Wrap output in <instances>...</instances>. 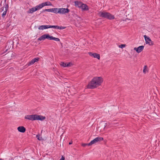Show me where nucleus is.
<instances>
[{"mask_svg":"<svg viewBox=\"0 0 160 160\" xmlns=\"http://www.w3.org/2000/svg\"><path fill=\"white\" fill-rule=\"evenodd\" d=\"M0 160H3V159L1 158H0Z\"/></svg>","mask_w":160,"mask_h":160,"instance_id":"obj_35","label":"nucleus"},{"mask_svg":"<svg viewBox=\"0 0 160 160\" xmlns=\"http://www.w3.org/2000/svg\"><path fill=\"white\" fill-rule=\"evenodd\" d=\"M24 118L31 121L36 120L42 121L45 119V117L37 114H31L25 116Z\"/></svg>","mask_w":160,"mask_h":160,"instance_id":"obj_2","label":"nucleus"},{"mask_svg":"<svg viewBox=\"0 0 160 160\" xmlns=\"http://www.w3.org/2000/svg\"><path fill=\"white\" fill-rule=\"evenodd\" d=\"M56 25H49V28H52L55 29Z\"/></svg>","mask_w":160,"mask_h":160,"instance_id":"obj_29","label":"nucleus"},{"mask_svg":"<svg viewBox=\"0 0 160 160\" xmlns=\"http://www.w3.org/2000/svg\"><path fill=\"white\" fill-rule=\"evenodd\" d=\"M143 71V73H145L148 72V70L147 69V66L146 65L144 66Z\"/></svg>","mask_w":160,"mask_h":160,"instance_id":"obj_22","label":"nucleus"},{"mask_svg":"<svg viewBox=\"0 0 160 160\" xmlns=\"http://www.w3.org/2000/svg\"><path fill=\"white\" fill-rule=\"evenodd\" d=\"M108 12H100L99 13V15L100 17L106 18Z\"/></svg>","mask_w":160,"mask_h":160,"instance_id":"obj_10","label":"nucleus"},{"mask_svg":"<svg viewBox=\"0 0 160 160\" xmlns=\"http://www.w3.org/2000/svg\"><path fill=\"white\" fill-rule=\"evenodd\" d=\"M37 11V9H36L35 7L32 8L30 9L28 11H27V12L28 13H32L33 12Z\"/></svg>","mask_w":160,"mask_h":160,"instance_id":"obj_15","label":"nucleus"},{"mask_svg":"<svg viewBox=\"0 0 160 160\" xmlns=\"http://www.w3.org/2000/svg\"><path fill=\"white\" fill-rule=\"evenodd\" d=\"M82 146L85 147L87 145L88 146V143H83L82 144Z\"/></svg>","mask_w":160,"mask_h":160,"instance_id":"obj_30","label":"nucleus"},{"mask_svg":"<svg viewBox=\"0 0 160 160\" xmlns=\"http://www.w3.org/2000/svg\"><path fill=\"white\" fill-rule=\"evenodd\" d=\"M72 144V142H69V145L71 144Z\"/></svg>","mask_w":160,"mask_h":160,"instance_id":"obj_34","label":"nucleus"},{"mask_svg":"<svg viewBox=\"0 0 160 160\" xmlns=\"http://www.w3.org/2000/svg\"><path fill=\"white\" fill-rule=\"evenodd\" d=\"M88 54L90 56L94 58H96L98 59H99L100 58V55L98 54L92 52H88Z\"/></svg>","mask_w":160,"mask_h":160,"instance_id":"obj_7","label":"nucleus"},{"mask_svg":"<svg viewBox=\"0 0 160 160\" xmlns=\"http://www.w3.org/2000/svg\"><path fill=\"white\" fill-rule=\"evenodd\" d=\"M5 11H7L8 8V4H5Z\"/></svg>","mask_w":160,"mask_h":160,"instance_id":"obj_28","label":"nucleus"},{"mask_svg":"<svg viewBox=\"0 0 160 160\" xmlns=\"http://www.w3.org/2000/svg\"><path fill=\"white\" fill-rule=\"evenodd\" d=\"M18 131L21 132H24L26 131L25 128L23 126H19L18 128Z\"/></svg>","mask_w":160,"mask_h":160,"instance_id":"obj_12","label":"nucleus"},{"mask_svg":"<svg viewBox=\"0 0 160 160\" xmlns=\"http://www.w3.org/2000/svg\"><path fill=\"white\" fill-rule=\"evenodd\" d=\"M66 28V27L63 26H59L58 25H56L55 29H64Z\"/></svg>","mask_w":160,"mask_h":160,"instance_id":"obj_20","label":"nucleus"},{"mask_svg":"<svg viewBox=\"0 0 160 160\" xmlns=\"http://www.w3.org/2000/svg\"><path fill=\"white\" fill-rule=\"evenodd\" d=\"M7 11H4L2 13V17H4V16L6 15Z\"/></svg>","mask_w":160,"mask_h":160,"instance_id":"obj_27","label":"nucleus"},{"mask_svg":"<svg viewBox=\"0 0 160 160\" xmlns=\"http://www.w3.org/2000/svg\"><path fill=\"white\" fill-rule=\"evenodd\" d=\"M144 48V46H141L138 48H134V50H135L138 53H139L142 51Z\"/></svg>","mask_w":160,"mask_h":160,"instance_id":"obj_8","label":"nucleus"},{"mask_svg":"<svg viewBox=\"0 0 160 160\" xmlns=\"http://www.w3.org/2000/svg\"><path fill=\"white\" fill-rule=\"evenodd\" d=\"M38 28L39 30H43L49 28V25H43L40 26L38 27Z\"/></svg>","mask_w":160,"mask_h":160,"instance_id":"obj_16","label":"nucleus"},{"mask_svg":"<svg viewBox=\"0 0 160 160\" xmlns=\"http://www.w3.org/2000/svg\"><path fill=\"white\" fill-rule=\"evenodd\" d=\"M42 3L43 7L47 6H51L52 5V3L49 1L43 2Z\"/></svg>","mask_w":160,"mask_h":160,"instance_id":"obj_18","label":"nucleus"},{"mask_svg":"<svg viewBox=\"0 0 160 160\" xmlns=\"http://www.w3.org/2000/svg\"><path fill=\"white\" fill-rule=\"evenodd\" d=\"M82 3L81 2L78 1H75L74 2L75 6L79 8H80V7L82 6L81 5Z\"/></svg>","mask_w":160,"mask_h":160,"instance_id":"obj_14","label":"nucleus"},{"mask_svg":"<svg viewBox=\"0 0 160 160\" xmlns=\"http://www.w3.org/2000/svg\"><path fill=\"white\" fill-rule=\"evenodd\" d=\"M49 40H53L56 41H60L59 38L54 37L52 36H50V35Z\"/></svg>","mask_w":160,"mask_h":160,"instance_id":"obj_17","label":"nucleus"},{"mask_svg":"<svg viewBox=\"0 0 160 160\" xmlns=\"http://www.w3.org/2000/svg\"><path fill=\"white\" fill-rule=\"evenodd\" d=\"M80 8L82 11H87L89 10L88 6L85 4L82 3Z\"/></svg>","mask_w":160,"mask_h":160,"instance_id":"obj_9","label":"nucleus"},{"mask_svg":"<svg viewBox=\"0 0 160 160\" xmlns=\"http://www.w3.org/2000/svg\"><path fill=\"white\" fill-rule=\"evenodd\" d=\"M5 0V2H6V0Z\"/></svg>","mask_w":160,"mask_h":160,"instance_id":"obj_36","label":"nucleus"},{"mask_svg":"<svg viewBox=\"0 0 160 160\" xmlns=\"http://www.w3.org/2000/svg\"><path fill=\"white\" fill-rule=\"evenodd\" d=\"M144 37L145 38L146 44H148L150 46L153 45V44L152 41L149 37H147L146 35H145L144 36Z\"/></svg>","mask_w":160,"mask_h":160,"instance_id":"obj_4","label":"nucleus"},{"mask_svg":"<svg viewBox=\"0 0 160 160\" xmlns=\"http://www.w3.org/2000/svg\"><path fill=\"white\" fill-rule=\"evenodd\" d=\"M106 18L110 20H112L114 19L115 17L114 15L111 14L109 12H108V14H107Z\"/></svg>","mask_w":160,"mask_h":160,"instance_id":"obj_11","label":"nucleus"},{"mask_svg":"<svg viewBox=\"0 0 160 160\" xmlns=\"http://www.w3.org/2000/svg\"><path fill=\"white\" fill-rule=\"evenodd\" d=\"M53 13H59V10L58 8H54V11Z\"/></svg>","mask_w":160,"mask_h":160,"instance_id":"obj_23","label":"nucleus"},{"mask_svg":"<svg viewBox=\"0 0 160 160\" xmlns=\"http://www.w3.org/2000/svg\"><path fill=\"white\" fill-rule=\"evenodd\" d=\"M46 11L51 12V9L50 8V9H45L44 10H43L42 12H44Z\"/></svg>","mask_w":160,"mask_h":160,"instance_id":"obj_26","label":"nucleus"},{"mask_svg":"<svg viewBox=\"0 0 160 160\" xmlns=\"http://www.w3.org/2000/svg\"><path fill=\"white\" fill-rule=\"evenodd\" d=\"M59 13L62 14H64L66 13H68L70 12V10L68 8H59Z\"/></svg>","mask_w":160,"mask_h":160,"instance_id":"obj_6","label":"nucleus"},{"mask_svg":"<svg viewBox=\"0 0 160 160\" xmlns=\"http://www.w3.org/2000/svg\"><path fill=\"white\" fill-rule=\"evenodd\" d=\"M125 45H124V44H122L121 45V47H120L121 48H123L125 47Z\"/></svg>","mask_w":160,"mask_h":160,"instance_id":"obj_33","label":"nucleus"},{"mask_svg":"<svg viewBox=\"0 0 160 160\" xmlns=\"http://www.w3.org/2000/svg\"><path fill=\"white\" fill-rule=\"evenodd\" d=\"M43 7V5L42 3L36 6L35 8L36 9H37V10L39 9H40L42 8Z\"/></svg>","mask_w":160,"mask_h":160,"instance_id":"obj_19","label":"nucleus"},{"mask_svg":"<svg viewBox=\"0 0 160 160\" xmlns=\"http://www.w3.org/2000/svg\"><path fill=\"white\" fill-rule=\"evenodd\" d=\"M51 9V12H53L54 11V8H50Z\"/></svg>","mask_w":160,"mask_h":160,"instance_id":"obj_32","label":"nucleus"},{"mask_svg":"<svg viewBox=\"0 0 160 160\" xmlns=\"http://www.w3.org/2000/svg\"><path fill=\"white\" fill-rule=\"evenodd\" d=\"M35 62H34V60L33 59H32L30 62H29L28 63L27 65L28 66H30L33 64Z\"/></svg>","mask_w":160,"mask_h":160,"instance_id":"obj_21","label":"nucleus"},{"mask_svg":"<svg viewBox=\"0 0 160 160\" xmlns=\"http://www.w3.org/2000/svg\"><path fill=\"white\" fill-rule=\"evenodd\" d=\"M103 140V138L102 137H98L94 138L88 143V146H91L98 141H100Z\"/></svg>","mask_w":160,"mask_h":160,"instance_id":"obj_3","label":"nucleus"},{"mask_svg":"<svg viewBox=\"0 0 160 160\" xmlns=\"http://www.w3.org/2000/svg\"><path fill=\"white\" fill-rule=\"evenodd\" d=\"M36 136L38 139L39 140H42V137H40L39 134L37 135Z\"/></svg>","mask_w":160,"mask_h":160,"instance_id":"obj_24","label":"nucleus"},{"mask_svg":"<svg viewBox=\"0 0 160 160\" xmlns=\"http://www.w3.org/2000/svg\"><path fill=\"white\" fill-rule=\"evenodd\" d=\"M71 63L70 62L69 63H64V62H61L60 63V65L63 67H69L71 66Z\"/></svg>","mask_w":160,"mask_h":160,"instance_id":"obj_13","label":"nucleus"},{"mask_svg":"<svg viewBox=\"0 0 160 160\" xmlns=\"http://www.w3.org/2000/svg\"><path fill=\"white\" fill-rule=\"evenodd\" d=\"M49 35L48 34H45L42 35L39 38L38 40V41H43L46 39H49Z\"/></svg>","mask_w":160,"mask_h":160,"instance_id":"obj_5","label":"nucleus"},{"mask_svg":"<svg viewBox=\"0 0 160 160\" xmlns=\"http://www.w3.org/2000/svg\"><path fill=\"white\" fill-rule=\"evenodd\" d=\"M103 82L101 77H95L91 80L87 85V88L90 89L95 88L101 85Z\"/></svg>","mask_w":160,"mask_h":160,"instance_id":"obj_1","label":"nucleus"},{"mask_svg":"<svg viewBox=\"0 0 160 160\" xmlns=\"http://www.w3.org/2000/svg\"><path fill=\"white\" fill-rule=\"evenodd\" d=\"M64 159H65L64 157L63 156H62V158L60 159V160H64Z\"/></svg>","mask_w":160,"mask_h":160,"instance_id":"obj_31","label":"nucleus"},{"mask_svg":"<svg viewBox=\"0 0 160 160\" xmlns=\"http://www.w3.org/2000/svg\"><path fill=\"white\" fill-rule=\"evenodd\" d=\"M35 62H38L39 60V58H36L32 59Z\"/></svg>","mask_w":160,"mask_h":160,"instance_id":"obj_25","label":"nucleus"}]
</instances>
